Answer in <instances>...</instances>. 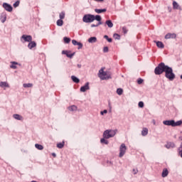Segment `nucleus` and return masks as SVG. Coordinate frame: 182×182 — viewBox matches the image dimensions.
Masks as SVG:
<instances>
[{
	"label": "nucleus",
	"mask_w": 182,
	"mask_h": 182,
	"mask_svg": "<svg viewBox=\"0 0 182 182\" xmlns=\"http://www.w3.org/2000/svg\"><path fill=\"white\" fill-rule=\"evenodd\" d=\"M63 23H64V21H63V20H62V19H58V20H57V21H56V25L58 26H63Z\"/></svg>",
	"instance_id": "obj_26"
},
{
	"label": "nucleus",
	"mask_w": 182,
	"mask_h": 182,
	"mask_svg": "<svg viewBox=\"0 0 182 182\" xmlns=\"http://www.w3.org/2000/svg\"><path fill=\"white\" fill-rule=\"evenodd\" d=\"M97 42V38L96 37H91L88 39V43H94Z\"/></svg>",
	"instance_id": "obj_24"
},
{
	"label": "nucleus",
	"mask_w": 182,
	"mask_h": 182,
	"mask_svg": "<svg viewBox=\"0 0 182 182\" xmlns=\"http://www.w3.org/2000/svg\"><path fill=\"white\" fill-rule=\"evenodd\" d=\"M33 85L31 84V83H28V84H23V87L24 88H31V87H33Z\"/></svg>",
	"instance_id": "obj_29"
},
{
	"label": "nucleus",
	"mask_w": 182,
	"mask_h": 182,
	"mask_svg": "<svg viewBox=\"0 0 182 182\" xmlns=\"http://www.w3.org/2000/svg\"><path fill=\"white\" fill-rule=\"evenodd\" d=\"M170 67L166 65L164 63H160L159 65L155 69L156 75H161L166 73V70L169 69Z\"/></svg>",
	"instance_id": "obj_1"
},
{
	"label": "nucleus",
	"mask_w": 182,
	"mask_h": 182,
	"mask_svg": "<svg viewBox=\"0 0 182 182\" xmlns=\"http://www.w3.org/2000/svg\"><path fill=\"white\" fill-rule=\"evenodd\" d=\"M3 7L4 8V9L8 11V12H11L13 11V8L11 6V4H9L7 3H4L3 4Z\"/></svg>",
	"instance_id": "obj_8"
},
{
	"label": "nucleus",
	"mask_w": 182,
	"mask_h": 182,
	"mask_svg": "<svg viewBox=\"0 0 182 182\" xmlns=\"http://www.w3.org/2000/svg\"><path fill=\"white\" fill-rule=\"evenodd\" d=\"M181 139V141H182V136L180 137ZM178 151H182V142L181 144V146L179 148H178Z\"/></svg>",
	"instance_id": "obj_43"
},
{
	"label": "nucleus",
	"mask_w": 182,
	"mask_h": 182,
	"mask_svg": "<svg viewBox=\"0 0 182 182\" xmlns=\"http://www.w3.org/2000/svg\"><path fill=\"white\" fill-rule=\"evenodd\" d=\"M99 77L102 80H108L110 77L109 75L107 72H104L103 68L100 70V71H99Z\"/></svg>",
	"instance_id": "obj_6"
},
{
	"label": "nucleus",
	"mask_w": 182,
	"mask_h": 182,
	"mask_svg": "<svg viewBox=\"0 0 182 182\" xmlns=\"http://www.w3.org/2000/svg\"><path fill=\"white\" fill-rule=\"evenodd\" d=\"M6 16H2L0 17V21L2 22V23H4L5 21H6Z\"/></svg>",
	"instance_id": "obj_33"
},
{
	"label": "nucleus",
	"mask_w": 182,
	"mask_h": 182,
	"mask_svg": "<svg viewBox=\"0 0 182 182\" xmlns=\"http://www.w3.org/2000/svg\"><path fill=\"white\" fill-rule=\"evenodd\" d=\"M178 153L179 154V155H180L181 157L182 158V151H178Z\"/></svg>",
	"instance_id": "obj_49"
},
{
	"label": "nucleus",
	"mask_w": 182,
	"mask_h": 182,
	"mask_svg": "<svg viewBox=\"0 0 182 182\" xmlns=\"http://www.w3.org/2000/svg\"><path fill=\"white\" fill-rule=\"evenodd\" d=\"M181 79L182 80V75H181Z\"/></svg>",
	"instance_id": "obj_53"
},
{
	"label": "nucleus",
	"mask_w": 182,
	"mask_h": 182,
	"mask_svg": "<svg viewBox=\"0 0 182 182\" xmlns=\"http://www.w3.org/2000/svg\"><path fill=\"white\" fill-rule=\"evenodd\" d=\"M36 46V43L35 41H31L28 46L29 49H32V48H35Z\"/></svg>",
	"instance_id": "obj_17"
},
{
	"label": "nucleus",
	"mask_w": 182,
	"mask_h": 182,
	"mask_svg": "<svg viewBox=\"0 0 182 182\" xmlns=\"http://www.w3.org/2000/svg\"><path fill=\"white\" fill-rule=\"evenodd\" d=\"M35 147L39 150H43V146L39 144H36Z\"/></svg>",
	"instance_id": "obj_31"
},
{
	"label": "nucleus",
	"mask_w": 182,
	"mask_h": 182,
	"mask_svg": "<svg viewBox=\"0 0 182 182\" xmlns=\"http://www.w3.org/2000/svg\"><path fill=\"white\" fill-rule=\"evenodd\" d=\"M113 37L115 38V39H117V40L120 39V36L118 35L117 33H114L113 35Z\"/></svg>",
	"instance_id": "obj_42"
},
{
	"label": "nucleus",
	"mask_w": 182,
	"mask_h": 182,
	"mask_svg": "<svg viewBox=\"0 0 182 182\" xmlns=\"http://www.w3.org/2000/svg\"><path fill=\"white\" fill-rule=\"evenodd\" d=\"M0 87H9V84L6 82H0Z\"/></svg>",
	"instance_id": "obj_23"
},
{
	"label": "nucleus",
	"mask_w": 182,
	"mask_h": 182,
	"mask_svg": "<svg viewBox=\"0 0 182 182\" xmlns=\"http://www.w3.org/2000/svg\"><path fill=\"white\" fill-rule=\"evenodd\" d=\"M142 82H143V80H142L141 78H139V79L137 80V83H138V84L141 85Z\"/></svg>",
	"instance_id": "obj_46"
},
{
	"label": "nucleus",
	"mask_w": 182,
	"mask_h": 182,
	"mask_svg": "<svg viewBox=\"0 0 182 182\" xmlns=\"http://www.w3.org/2000/svg\"><path fill=\"white\" fill-rule=\"evenodd\" d=\"M68 109L70 112H76L77 111V107L75 105H73L71 107H68Z\"/></svg>",
	"instance_id": "obj_27"
},
{
	"label": "nucleus",
	"mask_w": 182,
	"mask_h": 182,
	"mask_svg": "<svg viewBox=\"0 0 182 182\" xmlns=\"http://www.w3.org/2000/svg\"><path fill=\"white\" fill-rule=\"evenodd\" d=\"M31 182H37V181H31Z\"/></svg>",
	"instance_id": "obj_52"
},
{
	"label": "nucleus",
	"mask_w": 182,
	"mask_h": 182,
	"mask_svg": "<svg viewBox=\"0 0 182 182\" xmlns=\"http://www.w3.org/2000/svg\"><path fill=\"white\" fill-rule=\"evenodd\" d=\"M122 31H123V32H124V34H126V33H128V29H127V28L126 26H124V27L122 28Z\"/></svg>",
	"instance_id": "obj_40"
},
{
	"label": "nucleus",
	"mask_w": 182,
	"mask_h": 182,
	"mask_svg": "<svg viewBox=\"0 0 182 182\" xmlns=\"http://www.w3.org/2000/svg\"><path fill=\"white\" fill-rule=\"evenodd\" d=\"M101 24H102V22H99L98 24H97V25L92 24V25L91 26V27H92V28L97 27V26H99L101 25Z\"/></svg>",
	"instance_id": "obj_44"
},
{
	"label": "nucleus",
	"mask_w": 182,
	"mask_h": 182,
	"mask_svg": "<svg viewBox=\"0 0 182 182\" xmlns=\"http://www.w3.org/2000/svg\"><path fill=\"white\" fill-rule=\"evenodd\" d=\"M100 141L102 144H108L109 143L108 141L105 139V138L101 139Z\"/></svg>",
	"instance_id": "obj_37"
},
{
	"label": "nucleus",
	"mask_w": 182,
	"mask_h": 182,
	"mask_svg": "<svg viewBox=\"0 0 182 182\" xmlns=\"http://www.w3.org/2000/svg\"><path fill=\"white\" fill-rule=\"evenodd\" d=\"M176 147V144H173V142H169L166 144V149H173Z\"/></svg>",
	"instance_id": "obj_16"
},
{
	"label": "nucleus",
	"mask_w": 182,
	"mask_h": 182,
	"mask_svg": "<svg viewBox=\"0 0 182 182\" xmlns=\"http://www.w3.org/2000/svg\"><path fill=\"white\" fill-rule=\"evenodd\" d=\"M72 44L75 46H78V50L82 49L83 47V45L81 43L77 42L75 40L72 41Z\"/></svg>",
	"instance_id": "obj_14"
},
{
	"label": "nucleus",
	"mask_w": 182,
	"mask_h": 182,
	"mask_svg": "<svg viewBox=\"0 0 182 182\" xmlns=\"http://www.w3.org/2000/svg\"><path fill=\"white\" fill-rule=\"evenodd\" d=\"M21 39H23L24 42H32V36L29 35H23Z\"/></svg>",
	"instance_id": "obj_9"
},
{
	"label": "nucleus",
	"mask_w": 182,
	"mask_h": 182,
	"mask_svg": "<svg viewBox=\"0 0 182 182\" xmlns=\"http://www.w3.org/2000/svg\"><path fill=\"white\" fill-rule=\"evenodd\" d=\"M65 146V142L63 141L62 143L57 144V148L58 149H63Z\"/></svg>",
	"instance_id": "obj_30"
},
{
	"label": "nucleus",
	"mask_w": 182,
	"mask_h": 182,
	"mask_svg": "<svg viewBox=\"0 0 182 182\" xmlns=\"http://www.w3.org/2000/svg\"><path fill=\"white\" fill-rule=\"evenodd\" d=\"M108 51H109L108 47H104V48H103V52H104V53H107Z\"/></svg>",
	"instance_id": "obj_45"
},
{
	"label": "nucleus",
	"mask_w": 182,
	"mask_h": 182,
	"mask_svg": "<svg viewBox=\"0 0 182 182\" xmlns=\"http://www.w3.org/2000/svg\"><path fill=\"white\" fill-rule=\"evenodd\" d=\"M95 11L96 14H102V13H105L107 11V9H95Z\"/></svg>",
	"instance_id": "obj_18"
},
{
	"label": "nucleus",
	"mask_w": 182,
	"mask_h": 182,
	"mask_svg": "<svg viewBox=\"0 0 182 182\" xmlns=\"http://www.w3.org/2000/svg\"><path fill=\"white\" fill-rule=\"evenodd\" d=\"M127 150V147L126 146L125 144H121L119 146V157L122 158L123 156H124Z\"/></svg>",
	"instance_id": "obj_7"
},
{
	"label": "nucleus",
	"mask_w": 182,
	"mask_h": 182,
	"mask_svg": "<svg viewBox=\"0 0 182 182\" xmlns=\"http://www.w3.org/2000/svg\"><path fill=\"white\" fill-rule=\"evenodd\" d=\"M165 77L170 81H173L174 79H176V74L173 73L171 68H168V69L166 70L165 72Z\"/></svg>",
	"instance_id": "obj_3"
},
{
	"label": "nucleus",
	"mask_w": 182,
	"mask_h": 182,
	"mask_svg": "<svg viewBox=\"0 0 182 182\" xmlns=\"http://www.w3.org/2000/svg\"><path fill=\"white\" fill-rule=\"evenodd\" d=\"M168 174H169V171L166 168L162 170L161 177H164V178L167 177Z\"/></svg>",
	"instance_id": "obj_15"
},
{
	"label": "nucleus",
	"mask_w": 182,
	"mask_h": 182,
	"mask_svg": "<svg viewBox=\"0 0 182 182\" xmlns=\"http://www.w3.org/2000/svg\"><path fill=\"white\" fill-rule=\"evenodd\" d=\"M117 93L118 95L121 96L123 94V90L122 88H118L117 90Z\"/></svg>",
	"instance_id": "obj_34"
},
{
	"label": "nucleus",
	"mask_w": 182,
	"mask_h": 182,
	"mask_svg": "<svg viewBox=\"0 0 182 182\" xmlns=\"http://www.w3.org/2000/svg\"><path fill=\"white\" fill-rule=\"evenodd\" d=\"M59 17H60V19H62V20L65 19V12L62 11L61 13H60Z\"/></svg>",
	"instance_id": "obj_28"
},
{
	"label": "nucleus",
	"mask_w": 182,
	"mask_h": 182,
	"mask_svg": "<svg viewBox=\"0 0 182 182\" xmlns=\"http://www.w3.org/2000/svg\"><path fill=\"white\" fill-rule=\"evenodd\" d=\"M107 109H104L103 111H102L101 112H100V114H102V115H104V114H107Z\"/></svg>",
	"instance_id": "obj_47"
},
{
	"label": "nucleus",
	"mask_w": 182,
	"mask_h": 182,
	"mask_svg": "<svg viewBox=\"0 0 182 182\" xmlns=\"http://www.w3.org/2000/svg\"><path fill=\"white\" fill-rule=\"evenodd\" d=\"M94 1H95L97 2H102V1H104V0H94Z\"/></svg>",
	"instance_id": "obj_50"
},
{
	"label": "nucleus",
	"mask_w": 182,
	"mask_h": 182,
	"mask_svg": "<svg viewBox=\"0 0 182 182\" xmlns=\"http://www.w3.org/2000/svg\"><path fill=\"white\" fill-rule=\"evenodd\" d=\"M19 4H20V1H16L14 4H13V6L14 8H17L19 6Z\"/></svg>",
	"instance_id": "obj_38"
},
{
	"label": "nucleus",
	"mask_w": 182,
	"mask_h": 182,
	"mask_svg": "<svg viewBox=\"0 0 182 182\" xmlns=\"http://www.w3.org/2000/svg\"><path fill=\"white\" fill-rule=\"evenodd\" d=\"M52 156H53V157H56V154H55V153H52Z\"/></svg>",
	"instance_id": "obj_51"
},
{
	"label": "nucleus",
	"mask_w": 182,
	"mask_h": 182,
	"mask_svg": "<svg viewBox=\"0 0 182 182\" xmlns=\"http://www.w3.org/2000/svg\"><path fill=\"white\" fill-rule=\"evenodd\" d=\"M163 124L165 126H172L173 127H174L181 126L182 122L181 121H178L176 122L174 120H166V121H164Z\"/></svg>",
	"instance_id": "obj_4"
},
{
	"label": "nucleus",
	"mask_w": 182,
	"mask_h": 182,
	"mask_svg": "<svg viewBox=\"0 0 182 182\" xmlns=\"http://www.w3.org/2000/svg\"><path fill=\"white\" fill-rule=\"evenodd\" d=\"M138 107L142 108L144 107V103L143 102H139V103H138Z\"/></svg>",
	"instance_id": "obj_41"
},
{
	"label": "nucleus",
	"mask_w": 182,
	"mask_h": 182,
	"mask_svg": "<svg viewBox=\"0 0 182 182\" xmlns=\"http://www.w3.org/2000/svg\"><path fill=\"white\" fill-rule=\"evenodd\" d=\"M95 20H96L99 23H101V20H102L101 16H99V15L95 16Z\"/></svg>",
	"instance_id": "obj_35"
},
{
	"label": "nucleus",
	"mask_w": 182,
	"mask_h": 182,
	"mask_svg": "<svg viewBox=\"0 0 182 182\" xmlns=\"http://www.w3.org/2000/svg\"><path fill=\"white\" fill-rule=\"evenodd\" d=\"M63 41H64V43H65V44H68V43H70V38H68V37H64V38H63Z\"/></svg>",
	"instance_id": "obj_32"
},
{
	"label": "nucleus",
	"mask_w": 182,
	"mask_h": 182,
	"mask_svg": "<svg viewBox=\"0 0 182 182\" xmlns=\"http://www.w3.org/2000/svg\"><path fill=\"white\" fill-rule=\"evenodd\" d=\"M95 21V16L92 14H85L83 17V22L85 23H91Z\"/></svg>",
	"instance_id": "obj_5"
},
{
	"label": "nucleus",
	"mask_w": 182,
	"mask_h": 182,
	"mask_svg": "<svg viewBox=\"0 0 182 182\" xmlns=\"http://www.w3.org/2000/svg\"><path fill=\"white\" fill-rule=\"evenodd\" d=\"M105 23L108 26L109 28H112L114 26V24L111 20H107L105 21Z\"/></svg>",
	"instance_id": "obj_22"
},
{
	"label": "nucleus",
	"mask_w": 182,
	"mask_h": 182,
	"mask_svg": "<svg viewBox=\"0 0 182 182\" xmlns=\"http://www.w3.org/2000/svg\"><path fill=\"white\" fill-rule=\"evenodd\" d=\"M11 63H12V65H11V68H13V69H16L17 68L16 65H18V63L12 62Z\"/></svg>",
	"instance_id": "obj_36"
},
{
	"label": "nucleus",
	"mask_w": 182,
	"mask_h": 182,
	"mask_svg": "<svg viewBox=\"0 0 182 182\" xmlns=\"http://www.w3.org/2000/svg\"><path fill=\"white\" fill-rule=\"evenodd\" d=\"M149 133V129L147 128H143L141 131V135L146 136Z\"/></svg>",
	"instance_id": "obj_19"
},
{
	"label": "nucleus",
	"mask_w": 182,
	"mask_h": 182,
	"mask_svg": "<svg viewBox=\"0 0 182 182\" xmlns=\"http://www.w3.org/2000/svg\"><path fill=\"white\" fill-rule=\"evenodd\" d=\"M156 43L157 47L159 48L163 49L164 48V45L163 42H161V41H156Z\"/></svg>",
	"instance_id": "obj_20"
},
{
	"label": "nucleus",
	"mask_w": 182,
	"mask_h": 182,
	"mask_svg": "<svg viewBox=\"0 0 182 182\" xmlns=\"http://www.w3.org/2000/svg\"><path fill=\"white\" fill-rule=\"evenodd\" d=\"M71 80L73 82H75V83H79L80 82L79 78H77L75 76L73 75L71 76Z\"/></svg>",
	"instance_id": "obj_25"
},
{
	"label": "nucleus",
	"mask_w": 182,
	"mask_h": 182,
	"mask_svg": "<svg viewBox=\"0 0 182 182\" xmlns=\"http://www.w3.org/2000/svg\"><path fill=\"white\" fill-rule=\"evenodd\" d=\"M117 129H107L103 133V137L105 139H109V138L114 137L117 134Z\"/></svg>",
	"instance_id": "obj_2"
},
{
	"label": "nucleus",
	"mask_w": 182,
	"mask_h": 182,
	"mask_svg": "<svg viewBox=\"0 0 182 182\" xmlns=\"http://www.w3.org/2000/svg\"><path fill=\"white\" fill-rule=\"evenodd\" d=\"M177 35L175 33H168L165 36L166 39H170V38H176Z\"/></svg>",
	"instance_id": "obj_10"
},
{
	"label": "nucleus",
	"mask_w": 182,
	"mask_h": 182,
	"mask_svg": "<svg viewBox=\"0 0 182 182\" xmlns=\"http://www.w3.org/2000/svg\"><path fill=\"white\" fill-rule=\"evenodd\" d=\"M13 117L15 118L16 119H18V120H23V118L22 116H21L20 114H14L13 115Z\"/></svg>",
	"instance_id": "obj_21"
},
{
	"label": "nucleus",
	"mask_w": 182,
	"mask_h": 182,
	"mask_svg": "<svg viewBox=\"0 0 182 182\" xmlns=\"http://www.w3.org/2000/svg\"><path fill=\"white\" fill-rule=\"evenodd\" d=\"M90 83L87 82L85 85L80 87V91L81 92H85L86 90H90V86H89Z\"/></svg>",
	"instance_id": "obj_11"
},
{
	"label": "nucleus",
	"mask_w": 182,
	"mask_h": 182,
	"mask_svg": "<svg viewBox=\"0 0 182 182\" xmlns=\"http://www.w3.org/2000/svg\"><path fill=\"white\" fill-rule=\"evenodd\" d=\"M173 9H176V10H180V11L182 10L181 6L176 1H173Z\"/></svg>",
	"instance_id": "obj_13"
},
{
	"label": "nucleus",
	"mask_w": 182,
	"mask_h": 182,
	"mask_svg": "<svg viewBox=\"0 0 182 182\" xmlns=\"http://www.w3.org/2000/svg\"><path fill=\"white\" fill-rule=\"evenodd\" d=\"M104 38L107 39L109 43H112V38H109V36H107V35L104 36Z\"/></svg>",
	"instance_id": "obj_39"
},
{
	"label": "nucleus",
	"mask_w": 182,
	"mask_h": 182,
	"mask_svg": "<svg viewBox=\"0 0 182 182\" xmlns=\"http://www.w3.org/2000/svg\"><path fill=\"white\" fill-rule=\"evenodd\" d=\"M62 53L67 55V57L69 58H73V57L75 55V53H70V52L68 50H63Z\"/></svg>",
	"instance_id": "obj_12"
},
{
	"label": "nucleus",
	"mask_w": 182,
	"mask_h": 182,
	"mask_svg": "<svg viewBox=\"0 0 182 182\" xmlns=\"http://www.w3.org/2000/svg\"><path fill=\"white\" fill-rule=\"evenodd\" d=\"M137 173H138V170L137 169H133V173L134 175L137 174Z\"/></svg>",
	"instance_id": "obj_48"
}]
</instances>
